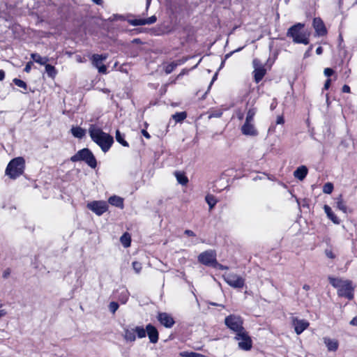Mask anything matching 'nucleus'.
I'll use <instances>...</instances> for the list:
<instances>
[{"instance_id":"49530a36","label":"nucleus","mask_w":357,"mask_h":357,"mask_svg":"<svg viewBox=\"0 0 357 357\" xmlns=\"http://www.w3.org/2000/svg\"><path fill=\"white\" fill-rule=\"evenodd\" d=\"M252 64H253V67L255 69V68H259V66H263L261 63H260V61L257 59H255L252 61Z\"/></svg>"},{"instance_id":"c9c22d12","label":"nucleus","mask_w":357,"mask_h":357,"mask_svg":"<svg viewBox=\"0 0 357 357\" xmlns=\"http://www.w3.org/2000/svg\"><path fill=\"white\" fill-rule=\"evenodd\" d=\"M180 354L182 357H204V356L201 354L192 351H183Z\"/></svg>"},{"instance_id":"338daca9","label":"nucleus","mask_w":357,"mask_h":357,"mask_svg":"<svg viewBox=\"0 0 357 357\" xmlns=\"http://www.w3.org/2000/svg\"><path fill=\"white\" fill-rule=\"evenodd\" d=\"M151 1V0H146V8H149V6H150Z\"/></svg>"},{"instance_id":"6ab92c4d","label":"nucleus","mask_w":357,"mask_h":357,"mask_svg":"<svg viewBox=\"0 0 357 357\" xmlns=\"http://www.w3.org/2000/svg\"><path fill=\"white\" fill-rule=\"evenodd\" d=\"M308 172L307 168L302 165L298 167L294 172V176L300 181H303L307 176Z\"/></svg>"},{"instance_id":"e433bc0d","label":"nucleus","mask_w":357,"mask_h":357,"mask_svg":"<svg viewBox=\"0 0 357 357\" xmlns=\"http://www.w3.org/2000/svg\"><path fill=\"white\" fill-rule=\"evenodd\" d=\"M13 83L20 87V88H22L24 89V90H26L27 89V84L25 82H24L23 80L22 79H17V78H15L13 80Z\"/></svg>"},{"instance_id":"f704fd0d","label":"nucleus","mask_w":357,"mask_h":357,"mask_svg":"<svg viewBox=\"0 0 357 357\" xmlns=\"http://www.w3.org/2000/svg\"><path fill=\"white\" fill-rule=\"evenodd\" d=\"M45 71L47 73V75L51 77H54L56 75L55 68L53 66L48 64L47 63L45 65Z\"/></svg>"},{"instance_id":"f03ea898","label":"nucleus","mask_w":357,"mask_h":357,"mask_svg":"<svg viewBox=\"0 0 357 357\" xmlns=\"http://www.w3.org/2000/svg\"><path fill=\"white\" fill-rule=\"evenodd\" d=\"M287 36L293 39V42L298 44L307 45L310 43V33L304 29V24L297 23L291 26L287 31Z\"/></svg>"},{"instance_id":"f3484780","label":"nucleus","mask_w":357,"mask_h":357,"mask_svg":"<svg viewBox=\"0 0 357 357\" xmlns=\"http://www.w3.org/2000/svg\"><path fill=\"white\" fill-rule=\"evenodd\" d=\"M146 335H148L149 340L151 343H156L158 341L159 334L157 328L151 325V324L146 325Z\"/></svg>"},{"instance_id":"7c9ffc66","label":"nucleus","mask_w":357,"mask_h":357,"mask_svg":"<svg viewBox=\"0 0 357 357\" xmlns=\"http://www.w3.org/2000/svg\"><path fill=\"white\" fill-rule=\"evenodd\" d=\"M328 280L330 284L337 289L340 288V286L343 284L344 280H342L340 278H333L331 276L328 277Z\"/></svg>"},{"instance_id":"37998d69","label":"nucleus","mask_w":357,"mask_h":357,"mask_svg":"<svg viewBox=\"0 0 357 357\" xmlns=\"http://www.w3.org/2000/svg\"><path fill=\"white\" fill-rule=\"evenodd\" d=\"M324 73L326 77H331L334 73V70L332 68H326L324 69Z\"/></svg>"},{"instance_id":"cd10ccee","label":"nucleus","mask_w":357,"mask_h":357,"mask_svg":"<svg viewBox=\"0 0 357 357\" xmlns=\"http://www.w3.org/2000/svg\"><path fill=\"white\" fill-rule=\"evenodd\" d=\"M336 206L339 210L342 211L344 213H347V208L342 199V195H340L336 198Z\"/></svg>"},{"instance_id":"a18cd8bd","label":"nucleus","mask_w":357,"mask_h":357,"mask_svg":"<svg viewBox=\"0 0 357 357\" xmlns=\"http://www.w3.org/2000/svg\"><path fill=\"white\" fill-rule=\"evenodd\" d=\"M243 48V47H239V48L236 49V50H234V51H233V52H229V53L227 54L225 56V60H226V59H229V58L231 56V54H232L233 53H234V52H239V51H241Z\"/></svg>"},{"instance_id":"680f3d73","label":"nucleus","mask_w":357,"mask_h":357,"mask_svg":"<svg viewBox=\"0 0 357 357\" xmlns=\"http://www.w3.org/2000/svg\"><path fill=\"white\" fill-rule=\"evenodd\" d=\"M91 1L94 3H96V5H99V6H101L103 3V1L102 0H91Z\"/></svg>"},{"instance_id":"bf43d9fd","label":"nucleus","mask_w":357,"mask_h":357,"mask_svg":"<svg viewBox=\"0 0 357 357\" xmlns=\"http://www.w3.org/2000/svg\"><path fill=\"white\" fill-rule=\"evenodd\" d=\"M5 78V72L3 70H0V81L3 80Z\"/></svg>"},{"instance_id":"473e14b6","label":"nucleus","mask_w":357,"mask_h":357,"mask_svg":"<svg viewBox=\"0 0 357 357\" xmlns=\"http://www.w3.org/2000/svg\"><path fill=\"white\" fill-rule=\"evenodd\" d=\"M120 241L125 248L129 247L131 242L130 235L128 233L123 234L120 238Z\"/></svg>"},{"instance_id":"ddd939ff","label":"nucleus","mask_w":357,"mask_h":357,"mask_svg":"<svg viewBox=\"0 0 357 357\" xmlns=\"http://www.w3.org/2000/svg\"><path fill=\"white\" fill-rule=\"evenodd\" d=\"M291 323L297 335L301 334L310 325L307 320L300 319L295 317L291 318Z\"/></svg>"},{"instance_id":"dca6fc26","label":"nucleus","mask_w":357,"mask_h":357,"mask_svg":"<svg viewBox=\"0 0 357 357\" xmlns=\"http://www.w3.org/2000/svg\"><path fill=\"white\" fill-rule=\"evenodd\" d=\"M313 26L317 36H324L327 33V30L325 26V24L321 18L316 17L314 19Z\"/></svg>"},{"instance_id":"a211bd4d","label":"nucleus","mask_w":357,"mask_h":357,"mask_svg":"<svg viewBox=\"0 0 357 357\" xmlns=\"http://www.w3.org/2000/svg\"><path fill=\"white\" fill-rule=\"evenodd\" d=\"M241 132L245 135L257 136L258 135L252 121H245L241 127Z\"/></svg>"},{"instance_id":"0e129e2a","label":"nucleus","mask_w":357,"mask_h":357,"mask_svg":"<svg viewBox=\"0 0 357 357\" xmlns=\"http://www.w3.org/2000/svg\"><path fill=\"white\" fill-rule=\"evenodd\" d=\"M133 43H141L140 42V40L139 38H135L132 40Z\"/></svg>"},{"instance_id":"79ce46f5","label":"nucleus","mask_w":357,"mask_h":357,"mask_svg":"<svg viewBox=\"0 0 357 357\" xmlns=\"http://www.w3.org/2000/svg\"><path fill=\"white\" fill-rule=\"evenodd\" d=\"M213 268L219 269V270H228V266H224L221 264H219L217 261L215 263Z\"/></svg>"},{"instance_id":"f8f14e48","label":"nucleus","mask_w":357,"mask_h":357,"mask_svg":"<svg viewBox=\"0 0 357 357\" xmlns=\"http://www.w3.org/2000/svg\"><path fill=\"white\" fill-rule=\"evenodd\" d=\"M87 208L98 215H102L108 209V204L105 201H93L87 204Z\"/></svg>"},{"instance_id":"b1692460","label":"nucleus","mask_w":357,"mask_h":357,"mask_svg":"<svg viewBox=\"0 0 357 357\" xmlns=\"http://www.w3.org/2000/svg\"><path fill=\"white\" fill-rule=\"evenodd\" d=\"M72 135L77 138L82 139L86 135V130L81 127H73L71 128Z\"/></svg>"},{"instance_id":"58836bf2","label":"nucleus","mask_w":357,"mask_h":357,"mask_svg":"<svg viewBox=\"0 0 357 357\" xmlns=\"http://www.w3.org/2000/svg\"><path fill=\"white\" fill-rule=\"evenodd\" d=\"M119 304L116 302L112 301L109 305V310L112 313L114 314L116 310L119 309Z\"/></svg>"},{"instance_id":"c756f323","label":"nucleus","mask_w":357,"mask_h":357,"mask_svg":"<svg viewBox=\"0 0 357 357\" xmlns=\"http://www.w3.org/2000/svg\"><path fill=\"white\" fill-rule=\"evenodd\" d=\"M205 200H206V203L208 204L210 210H212V208L215 206V204L218 202V200L215 197V196H213V195H211V194H208L206 196Z\"/></svg>"},{"instance_id":"a878e982","label":"nucleus","mask_w":357,"mask_h":357,"mask_svg":"<svg viewBox=\"0 0 357 357\" xmlns=\"http://www.w3.org/2000/svg\"><path fill=\"white\" fill-rule=\"evenodd\" d=\"M174 175L178 183L185 185L188 183V178L184 173L181 172H175Z\"/></svg>"},{"instance_id":"2eb2a0df","label":"nucleus","mask_w":357,"mask_h":357,"mask_svg":"<svg viewBox=\"0 0 357 357\" xmlns=\"http://www.w3.org/2000/svg\"><path fill=\"white\" fill-rule=\"evenodd\" d=\"M157 20V18L155 15H153L148 18H139V19H134V20H128V23L132 26H141L145 24H152L155 23Z\"/></svg>"},{"instance_id":"69168bd1","label":"nucleus","mask_w":357,"mask_h":357,"mask_svg":"<svg viewBox=\"0 0 357 357\" xmlns=\"http://www.w3.org/2000/svg\"><path fill=\"white\" fill-rule=\"evenodd\" d=\"M5 314L6 313H5L4 310H0V318L1 317H3V315H5Z\"/></svg>"},{"instance_id":"aec40b11","label":"nucleus","mask_w":357,"mask_h":357,"mask_svg":"<svg viewBox=\"0 0 357 357\" xmlns=\"http://www.w3.org/2000/svg\"><path fill=\"white\" fill-rule=\"evenodd\" d=\"M266 69L264 66H259V68H255L253 71L254 79L256 83H259L264 77L266 74Z\"/></svg>"},{"instance_id":"f257e3e1","label":"nucleus","mask_w":357,"mask_h":357,"mask_svg":"<svg viewBox=\"0 0 357 357\" xmlns=\"http://www.w3.org/2000/svg\"><path fill=\"white\" fill-rule=\"evenodd\" d=\"M89 134L92 141L98 145L104 153H107L114 143L112 135L103 132L101 128L93 124L90 125Z\"/></svg>"},{"instance_id":"393cba45","label":"nucleus","mask_w":357,"mask_h":357,"mask_svg":"<svg viewBox=\"0 0 357 357\" xmlns=\"http://www.w3.org/2000/svg\"><path fill=\"white\" fill-rule=\"evenodd\" d=\"M31 58L36 62L40 65L45 66L48 61L49 59L47 57H42L38 53H32L31 54Z\"/></svg>"},{"instance_id":"052dcab7","label":"nucleus","mask_w":357,"mask_h":357,"mask_svg":"<svg viewBox=\"0 0 357 357\" xmlns=\"http://www.w3.org/2000/svg\"><path fill=\"white\" fill-rule=\"evenodd\" d=\"M323 52V48L321 47H318L316 50V53L318 54V55H320Z\"/></svg>"},{"instance_id":"5fc2aeb1","label":"nucleus","mask_w":357,"mask_h":357,"mask_svg":"<svg viewBox=\"0 0 357 357\" xmlns=\"http://www.w3.org/2000/svg\"><path fill=\"white\" fill-rule=\"evenodd\" d=\"M342 91L343 93H350V87L348 85L344 84L342 86Z\"/></svg>"},{"instance_id":"09e8293b","label":"nucleus","mask_w":357,"mask_h":357,"mask_svg":"<svg viewBox=\"0 0 357 357\" xmlns=\"http://www.w3.org/2000/svg\"><path fill=\"white\" fill-rule=\"evenodd\" d=\"M331 80L329 78L326 80L324 86V90H328L329 89V87L331 86Z\"/></svg>"},{"instance_id":"8fccbe9b","label":"nucleus","mask_w":357,"mask_h":357,"mask_svg":"<svg viewBox=\"0 0 357 357\" xmlns=\"http://www.w3.org/2000/svg\"><path fill=\"white\" fill-rule=\"evenodd\" d=\"M75 59L78 63H84L86 61V59L81 55H76Z\"/></svg>"},{"instance_id":"412c9836","label":"nucleus","mask_w":357,"mask_h":357,"mask_svg":"<svg viewBox=\"0 0 357 357\" xmlns=\"http://www.w3.org/2000/svg\"><path fill=\"white\" fill-rule=\"evenodd\" d=\"M324 211L327 215V217L334 223L336 225H339L340 222V219L337 217V215L333 212L331 208L328 206L325 205L324 207Z\"/></svg>"},{"instance_id":"39448f33","label":"nucleus","mask_w":357,"mask_h":357,"mask_svg":"<svg viewBox=\"0 0 357 357\" xmlns=\"http://www.w3.org/2000/svg\"><path fill=\"white\" fill-rule=\"evenodd\" d=\"M123 338L127 342H134L136 337L144 338L146 337V331L142 326H136L135 328H124Z\"/></svg>"},{"instance_id":"4d7b16f0","label":"nucleus","mask_w":357,"mask_h":357,"mask_svg":"<svg viewBox=\"0 0 357 357\" xmlns=\"http://www.w3.org/2000/svg\"><path fill=\"white\" fill-rule=\"evenodd\" d=\"M142 134L143 135L144 137H145L146 139H150L151 138V135H149V133L146 130H142Z\"/></svg>"},{"instance_id":"4c0bfd02","label":"nucleus","mask_w":357,"mask_h":357,"mask_svg":"<svg viewBox=\"0 0 357 357\" xmlns=\"http://www.w3.org/2000/svg\"><path fill=\"white\" fill-rule=\"evenodd\" d=\"M333 190V185L331 183H326L323 187V192L326 194H331Z\"/></svg>"},{"instance_id":"c03bdc74","label":"nucleus","mask_w":357,"mask_h":357,"mask_svg":"<svg viewBox=\"0 0 357 357\" xmlns=\"http://www.w3.org/2000/svg\"><path fill=\"white\" fill-rule=\"evenodd\" d=\"M33 65V63L31 61H29L26 64V66L24 69V70L26 72V73H29L31 69V66Z\"/></svg>"},{"instance_id":"0eeeda50","label":"nucleus","mask_w":357,"mask_h":357,"mask_svg":"<svg viewBox=\"0 0 357 357\" xmlns=\"http://www.w3.org/2000/svg\"><path fill=\"white\" fill-rule=\"evenodd\" d=\"M223 278L228 285L234 289H242L245 285V279L233 273L224 274Z\"/></svg>"},{"instance_id":"864d4df0","label":"nucleus","mask_w":357,"mask_h":357,"mask_svg":"<svg viewBox=\"0 0 357 357\" xmlns=\"http://www.w3.org/2000/svg\"><path fill=\"white\" fill-rule=\"evenodd\" d=\"M184 234L189 236H196L195 232L190 229H185L184 231Z\"/></svg>"},{"instance_id":"423d86ee","label":"nucleus","mask_w":357,"mask_h":357,"mask_svg":"<svg viewBox=\"0 0 357 357\" xmlns=\"http://www.w3.org/2000/svg\"><path fill=\"white\" fill-rule=\"evenodd\" d=\"M225 324L231 331L235 332L236 335L245 331L243 326V321L242 318L235 314H230L226 317Z\"/></svg>"},{"instance_id":"9d476101","label":"nucleus","mask_w":357,"mask_h":357,"mask_svg":"<svg viewBox=\"0 0 357 357\" xmlns=\"http://www.w3.org/2000/svg\"><path fill=\"white\" fill-rule=\"evenodd\" d=\"M235 339L238 341V347L244 351H249L252 347V342L248 333L244 331L236 334Z\"/></svg>"},{"instance_id":"bb28decb","label":"nucleus","mask_w":357,"mask_h":357,"mask_svg":"<svg viewBox=\"0 0 357 357\" xmlns=\"http://www.w3.org/2000/svg\"><path fill=\"white\" fill-rule=\"evenodd\" d=\"M120 290L121 291L119 293L118 299L122 304H125L128 301L129 292L126 288H122Z\"/></svg>"},{"instance_id":"6e6d98bb","label":"nucleus","mask_w":357,"mask_h":357,"mask_svg":"<svg viewBox=\"0 0 357 357\" xmlns=\"http://www.w3.org/2000/svg\"><path fill=\"white\" fill-rule=\"evenodd\" d=\"M276 123H277V124H283L284 123L283 116H278Z\"/></svg>"},{"instance_id":"9b49d317","label":"nucleus","mask_w":357,"mask_h":357,"mask_svg":"<svg viewBox=\"0 0 357 357\" xmlns=\"http://www.w3.org/2000/svg\"><path fill=\"white\" fill-rule=\"evenodd\" d=\"M108 57L107 54H94L91 56L92 65L98 68V72L102 74L107 73V66L102 64V61L106 60Z\"/></svg>"},{"instance_id":"4be33fe9","label":"nucleus","mask_w":357,"mask_h":357,"mask_svg":"<svg viewBox=\"0 0 357 357\" xmlns=\"http://www.w3.org/2000/svg\"><path fill=\"white\" fill-rule=\"evenodd\" d=\"M324 342L330 351H335L338 349V342L335 340H331L328 337H324Z\"/></svg>"},{"instance_id":"13d9d810","label":"nucleus","mask_w":357,"mask_h":357,"mask_svg":"<svg viewBox=\"0 0 357 357\" xmlns=\"http://www.w3.org/2000/svg\"><path fill=\"white\" fill-rule=\"evenodd\" d=\"M351 326H357V317H354L349 322Z\"/></svg>"},{"instance_id":"72a5a7b5","label":"nucleus","mask_w":357,"mask_h":357,"mask_svg":"<svg viewBox=\"0 0 357 357\" xmlns=\"http://www.w3.org/2000/svg\"><path fill=\"white\" fill-rule=\"evenodd\" d=\"M116 139L122 146H129L128 143L124 139V135L121 134L119 130L116 131Z\"/></svg>"},{"instance_id":"c85d7f7f","label":"nucleus","mask_w":357,"mask_h":357,"mask_svg":"<svg viewBox=\"0 0 357 357\" xmlns=\"http://www.w3.org/2000/svg\"><path fill=\"white\" fill-rule=\"evenodd\" d=\"M257 111V107L252 105L248 110L245 121H254V116L256 114Z\"/></svg>"},{"instance_id":"5701e85b","label":"nucleus","mask_w":357,"mask_h":357,"mask_svg":"<svg viewBox=\"0 0 357 357\" xmlns=\"http://www.w3.org/2000/svg\"><path fill=\"white\" fill-rule=\"evenodd\" d=\"M108 202L111 205L119 207L121 208L123 207V199L116 195L110 197L108 199Z\"/></svg>"},{"instance_id":"1a4fd4ad","label":"nucleus","mask_w":357,"mask_h":357,"mask_svg":"<svg viewBox=\"0 0 357 357\" xmlns=\"http://www.w3.org/2000/svg\"><path fill=\"white\" fill-rule=\"evenodd\" d=\"M354 288L352 286V282L350 280H344L340 288L337 289V295L340 297L347 298L349 300L354 298Z\"/></svg>"},{"instance_id":"2f4dec72","label":"nucleus","mask_w":357,"mask_h":357,"mask_svg":"<svg viewBox=\"0 0 357 357\" xmlns=\"http://www.w3.org/2000/svg\"><path fill=\"white\" fill-rule=\"evenodd\" d=\"M187 117V113L185 112H176L172 115V119L176 123H181Z\"/></svg>"},{"instance_id":"20e7f679","label":"nucleus","mask_w":357,"mask_h":357,"mask_svg":"<svg viewBox=\"0 0 357 357\" xmlns=\"http://www.w3.org/2000/svg\"><path fill=\"white\" fill-rule=\"evenodd\" d=\"M70 160L73 162L84 161L92 169H95L97 166V161L93 153L87 148L78 151L70 158Z\"/></svg>"},{"instance_id":"de8ad7c7","label":"nucleus","mask_w":357,"mask_h":357,"mask_svg":"<svg viewBox=\"0 0 357 357\" xmlns=\"http://www.w3.org/2000/svg\"><path fill=\"white\" fill-rule=\"evenodd\" d=\"M10 274V268H6L3 271L2 276H3V278L6 279V278H8L9 277Z\"/></svg>"},{"instance_id":"6e6552de","label":"nucleus","mask_w":357,"mask_h":357,"mask_svg":"<svg viewBox=\"0 0 357 357\" xmlns=\"http://www.w3.org/2000/svg\"><path fill=\"white\" fill-rule=\"evenodd\" d=\"M216 256L217 255L215 250H208L200 253L198 255L197 260L200 264L204 266L213 267L217 261Z\"/></svg>"},{"instance_id":"7ed1b4c3","label":"nucleus","mask_w":357,"mask_h":357,"mask_svg":"<svg viewBox=\"0 0 357 357\" xmlns=\"http://www.w3.org/2000/svg\"><path fill=\"white\" fill-rule=\"evenodd\" d=\"M25 160L22 157L11 160L6 169V174L12 179H15L24 173Z\"/></svg>"},{"instance_id":"a19ab883","label":"nucleus","mask_w":357,"mask_h":357,"mask_svg":"<svg viewBox=\"0 0 357 357\" xmlns=\"http://www.w3.org/2000/svg\"><path fill=\"white\" fill-rule=\"evenodd\" d=\"M132 265L135 272L137 274L139 273L142 268V264L138 261H133Z\"/></svg>"},{"instance_id":"4468645a","label":"nucleus","mask_w":357,"mask_h":357,"mask_svg":"<svg viewBox=\"0 0 357 357\" xmlns=\"http://www.w3.org/2000/svg\"><path fill=\"white\" fill-rule=\"evenodd\" d=\"M157 318L159 322L166 328H172L175 323L174 318L166 312H159Z\"/></svg>"},{"instance_id":"603ef678","label":"nucleus","mask_w":357,"mask_h":357,"mask_svg":"<svg viewBox=\"0 0 357 357\" xmlns=\"http://www.w3.org/2000/svg\"><path fill=\"white\" fill-rule=\"evenodd\" d=\"M312 48H313V45H311L309 47V48L307 49V50L304 54V57L305 58H307V57H308L310 55V52L312 51Z\"/></svg>"},{"instance_id":"e2e57ef3","label":"nucleus","mask_w":357,"mask_h":357,"mask_svg":"<svg viewBox=\"0 0 357 357\" xmlns=\"http://www.w3.org/2000/svg\"><path fill=\"white\" fill-rule=\"evenodd\" d=\"M303 289H305V291H308L310 290V285L305 284L303 286Z\"/></svg>"},{"instance_id":"774afa93","label":"nucleus","mask_w":357,"mask_h":357,"mask_svg":"<svg viewBox=\"0 0 357 357\" xmlns=\"http://www.w3.org/2000/svg\"><path fill=\"white\" fill-rule=\"evenodd\" d=\"M216 77H217V73H215L212 79V81H211V84L214 82V80L216 79Z\"/></svg>"},{"instance_id":"3c124183","label":"nucleus","mask_w":357,"mask_h":357,"mask_svg":"<svg viewBox=\"0 0 357 357\" xmlns=\"http://www.w3.org/2000/svg\"><path fill=\"white\" fill-rule=\"evenodd\" d=\"M326 255L330 259H334L335 257V255L333 254V252L331 250H326Z\"/></svg>"},{"instance_id":"ea45409f","label":"nucleus","mask_w":357,"mask_h":357,"mask_svg":"<svg viewBox=\"0 0 357 357\" xmlns=\"http://www.w3.org/2000/svg\"><path fill=\"white\" fill-rule=\"evenodd\" d=\"M177 66V63L174 62H172L171 63L168 64L165 68V73L167 74H170Z\"/></svg>"}]
</instances>
